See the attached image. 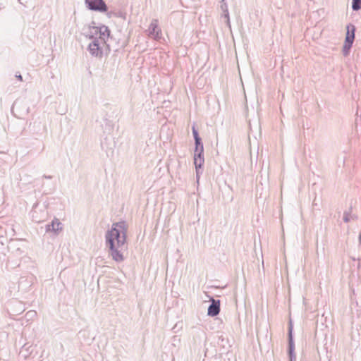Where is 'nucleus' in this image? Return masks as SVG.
Returning <instances> with one entry per match:
<instances>
[{
	"label": "nucleus",
	"mask_w": 361,
	"mask_h": 361,
	"mask_svg": "<svg viewBox=\"0 0 361 361\" xmlns=\"http://www.w3.org/2000/svg\"><path fill=\"white\" fill-rule=\"evenodd\" d=\"M352 8L355 11H357L361 8V0H353Z\"/></svg>",
	"instance_id": "10"
},
{
	"label": "nucleus",
	"mask_w": 361,
	"mask_h": 361,
	"mask_svg": "<svg viewBox=\"0 0 361 361\" xmlns=\"http://www.w3.org/2000/svg\"><path fill=\"white\" fill-rule=\"evenodd\" d=\"M61 230H62V224L56 218H54L52 220L51 224H47L46 226V231L47 232L53 231L55 233H58L59 231H60Z\"/></svg>",
	"instance_id": "7"
},
{
	"label": "nucleus",
	"mask_w": 361,
	"mask_h": 361,
	"mask_svg": "<svg viewBox=\"0 0 361 361\" xmlns=\"http://www.w3.org/2000/svg\"><path fill=\"white\" fill-rule=\"evenodd\" d=\"M220 311V302L212 300V305L208 308V314L210 316H216Z\"/></svg>",
	"instance_id": "9"
},
{
	"label": "nucleus",
	"mask_w": 361,
	"mask_h": 361,
	"mask_svg": "<svg viewBox=\"0 0 361 361\" xmlns=\"http://www.w3.org/2000/svg\"><path fill=\"white\" fill-rule=\"evenodd\" d=\"M203 159L201 157L200 154H199L197 157H195V164L196 167H201Z\"/></svg>",
	"instance_id": "12"
},
{
	"label": "nucleus",
	"mask_w": 361,
	"mask_h": 361,
	"mask_svg": "<svg viewBox=\"0 0 361 361\" xmlns=\"http://www.w3.org/2000/svg\"><path fill=\"white\" fill-rule=\"evenodd\" d=\"M93 30H94V33L99 34V37L98 38L100 39V42H102L103 44L106 43V39H108L110 36V30L107 26L102 25L100 27H94Z\"/></svg>",
	"instance_id": "5"
},
{
	"label": "nucleus",
	"mask_w": 361,
	"mask_h": 361,
	"mask_svg": "<svg viewBox=\"0 0 361 361\" xmlns=\"http://www.w3.org/2000/svg\"><path fill=\"white\" fill-rule=\"evenodd\" d=\"M192 133H193V135H194L195 142L197 145V148L198 146L200 145V138L199 137L198 133L196 130V129L195 128V127H192Z\"/></svg>",
	"instance_id": "11"
},
{
	"label": "nucleus",
	"mask_w": 361,
	"mask_h": 361,
	"mask_svg": "<svg viewBox=\"0 0 361 361\" xmlns=\"http://www.w3.org/2000/svg\"><path fill=\"white\" fill-rule=\"evenodd\" d=\"M160 30L158 27L157 20H153L149 27V35L154 39H159Z\"/></svg>",
	"instance_id": "8"
},
{
	"label": "nucleus",
	"mask_w": 361,
	"mask_h": 361,
	"mask_svg": "<svg viewBox=\"0 0 361 361\" xmlns=\"http://www.w3.org/2000/svg\"><path fill=\"white\" fill-rule=\"evenodd\" d=\"M88 9L94 11L106 12L108 7L104 0H85Z\"/></svg>",
	"instance_id": "2"
},
{
	"label": "nucleus",
	"mask_w": 361,
	"mask_h": 361,
	"mask_svg": "<svg viewBox=\"0 0 361 361\" xmlns=\"http://www.w3.org/2000/svg\"><path fill=\"white\" fill-rule=\"evenodd\" d=\"M44 178H47V179H51L52 177L51 176H46V175H44Z\"/></svg>",
	"instance_id": "16"
},
{
	"label": "nucleus",
	"mask_w": 361,
	"mask_h": 361,
	"mask_svg": "<svg viewBox=\"0 0 361 361\" xmlns=\"http://www.w3.org/2000/svg\"><path fill=\"white\" fill-rule=\"evenodd\" d=\"M100 39L94 38L92 42L89 44L88 49L90 53L94 56H102V48L101 47Z\"/></svg>",
	"instance_id": "4"
},
{
	"label": "nucleus",
	"mask_w": 361,
	"mask_h": 361,
	"mask_svg": "<svg viewBox=\"0 0 361 361\" xmlns=\"http://www.w3.org/2000/svg\"><path fill=\"white\" fill-rule=\"evenodd\" d=\"M346 30H347V32H346V36H345L343 48H344V49L348 50L350 49V47L353 43L354 39H355V27L353 25H349L346 27Z\"/></svg>",
	"instance_id": "3"
},
{
	"label": "nucleus",
	"mask_w": 361,
	"mask_h": 361,
	"mask_svg": "<svg viewBox=\"0 0 361 361\" xmlns=\"http://www.w3.org/2000/svg\"><path fill=\"white\" fill-rule=\"evenodd\" d=\"M360 240L361 241V234L360 235Z\"/></svg>",
	"instance_id": "17"
},
{
	"label": "nucleus",
	"mask_w": 361,
	"mask_h": 361,
	"mask_svg": "<svg viewBox=\"0 0 361 361\" xmlns=\"http://www.w3.org/2000/svg\"><path fill=\"white\" fill-rule=\"evenodd\" d=\"M35 315H36V312H35V311H29L26 314V317H27L28 318H32V317H35Z\"/></svg>",
	"instance_id": "13"
},
{
	"label": "nucleus",
	"mask_w": 361,
	"mask_h": 361,
	"mask_svg": "<svg viewBox=\"0 0 361 361\" xmlns=\"http://www.w3.org/2000/svg\"><path fill=\"white\" fill-rule=\"evenodd\" d=\"M16 78L18 80H20V81H23V77H22V75H21L20 73H18H18H16Z\"/></svg>",
	"instance_id": "15"
},
{
	"label": "nucleus",
	"mask_w": 361,
	"mask_h": 361,
	"mask_svg": "<svg viewBox=\"0 0 361 361\" xmlns=\"http://www.w3.org/2000/svg\"><path fill=\"white\" fill-rule=\"evenodd\" d=\"M37 207H38V204L37 203L35 204V205L33 206L32 210L31 211V215H32V218L33 221H35L36 222H41L47 218V212L44 208L42 211L41 215L39 216L37 215Z\"/></svg>",
	"instance_id": "6"
},
{
	"label": "nucleus",
	"mask_w": 361,
	"mask_h": 361,
	"mask_svg": "<svg viewBox=\"0 0 361 361\" xmlns=\"http://www.w3.org/2000/svg\"><path fill=\"white\" fill-rule=\"evenodd\" d=\"M180 341V338H179V336H175L173 337V344L174 345H176V341Z\"/></svg>",
	"instance_id": "14"
},
{
	"label": "nucleus",
	"mask_w": 361,
	"mask_h": 361,
	"mask_svg": "<svg viewBox=\"0 0 361 361\" xmlns=\"http://www.w3.org/2000/svg\"><path fill=\"white\" fill-rule=\"evenodd\" d=\"M127 231L128 226L122 221L112 224L111 228L105 234L109 254L116 262L124 260L123 252L127 249Z\"/></svg>",
	"instance_id": "1"
}]
</instances>
